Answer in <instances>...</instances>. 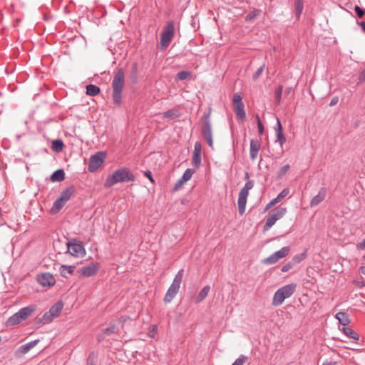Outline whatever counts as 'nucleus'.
<instances>
[{"mask_svg":"<svg viewBox=\"0 0 365 365\" xmlns=\"http://www.w3.org/2000/svg\"><path fill=\"white\" fill-rule=\"evenodd\" d=\"M125 85V72L122 68H118L112 81L113 101V103L120 106L122 100V91Z\"/></svg>","mask_w":365,"mask_h":365,"instance_id":"1","label":"nucleus"},{"mask_svg":"<svg viewBox=\"0 0 365 365\" xmlns=\"http://www.w3.org/2000/svg\"><path fill=\"white\" fill-rule=\"evenodd\" d=\"M135 176L128 168H123L115 170L112 175L107 177L104 182L105 187H110L118 182L133 181Z\"/></svg>","mask_w":365,"mask_h":365,"instance_id":"2","label":"nucleus"},{"mask_svg":"<svg viewBox=\"0 0 365 365\" xmlns=\"http://www.w3.org/2000/svg\"><path fill=\"white\" fill-rule=\"evenodd\" d=\"M36 309L34 304L29 305L19 310L18 312L11 316L6 321V324L8 327H14L23 321L26 320Z\"/></svg>","mask_w":365,"mask_h":365,"instance_id":"3","label":"nucleus"},{"mask_svg":"<svg viewBox=\"0 0 365 365\" xmlns=\"http://www.w3.org/2000/svg\"><path fill=\"white\" fill-rule=\"evenodd\" d=\"M295 289V284H289L280 287L273 296L272 305L274 307L281 305L284 299L290 297L294 294Z\"/></svg>","mask_w":365,"mask_h":365,"instance_id":"4","label":"nucleus"},{"mask_svg":"<svg viewBox=\"0 0 365 365\" xmlns=\"http://www.w3.org/2000/svg\"><path fill=\"white\" fill-rule=\"evenodd\" d=\"M211 109L205 111L202 117V126L201 128V134L205 138L207 143L210 148L213 147L212 130L210 120Z\"/></svg>","mask_w":365,"mask_h":365,"instance_id":"5","label":"nucleus"},{"mask_svg":"<svg viewBox=\"0 0 365 365\" xmlns=\"http://www.w3.org/2000/svg\"><path fill=\"white\" fill-rule=\"evenodd\" d=\"M184 275V269H180L178 273L175 274L174 279L173 281V283L168 288L165 297H164V302L165 303L170 302L173 298L176 296L178 294L180 287V284L182 282V279Z\"/></svg>","mask_w":365,"mask_h":365,"instance_id":"6","label":"nucleus"},{"mask_svg":"<svg viewBox=\"0 0 365 365\" xmlns=\"http://www.w3.org/2000/svg\"><path fill=\"white\" fill-rule=\"evenodd\" d=\"M74 187L71 186L63 190L60 196L54 201L53 207L51 208V212L53 213H56L59 212L66 205V203L71 199L72 195L74 193Z\"/></svg>","mask_w":365,"mask_h":365,"instance_id":"7","label":"nucleus"},{"mask_svg":"<svg viewBox=\"0 0 365 365\" xmlns=\"http://www.w3.org/2000/svg\"><path fill=\"white\" fill-rule=\"evenodd\" d=\"M254 187V181L248 180L244 187L240 190L237 200V205L240 215H243L245 209L249 191Z\"/></svg>","mask_w":365,"mask_h":365,"instance_id":"8","label":"nucleus"},{"mask_svg":"<svg viewBox=\"0 0 365 365\" xmlns=\"http://www.w3.org/2000/svg\"><path fill=\"white\" fill-rule=\"evenodd\" d=\"M175 35L174 23L172 21H168L163 28L160 35V45L163 48H168L170 44Z\"/></svg>","mask_w":365,"mask_h":365,"instance_id":"9","label":"nucleus"},{"mask_svg":"<svg viewBox=\"0 0 365 365\" xmlns=\"http://www.w3.org/2000/svg\"><path fill=\"white\" fill-rule=\"evenodd\" d=\"M106 157L104 152L99 151L92 155L89 158L88 170L91 173L96 172L103 163Z\"/></svg>","mask_w":365,"mask_h":365,"instance_id":"10","label":"nucleus"},{"mask_svg":"<svg viewBox=\"0 0 365 365\" xmlns=\"http://www.w3.org/2000/svg\"><path fill=\"white\" fill-rule=\"evenodd\" d=\"M290 251L289 247H284L281 250L274 252L268 257L262 260V263L264 264H274L277 263L279 259L287 257Z\"/></svg>","mask_w":365,"mask_h":365,"instance_id":"11","label":"nucleus"},{"mask_svg":"<svg viewBox=\"0 0 365 365\" xmlns=\"http://www.w3.org/2000/svg\"><path fill=\"white\" fill-rule=\"evenodd\" d=\"M68 252L75 257H82L86 254L84 247L81 243H78L76 239H72L66 243Z\"/></svg>","mask_w":365,"mask_h":365,"instance_id":"12","label":"nucleus"},{"mask_svg":"<svg viewBox=\"0 0 365 365\" xmlns=\"http://www.w3.org/2000/svg\"><path fill=\"white\" fill-rule=\"evenodd\" d=\"M100 269L98 263H91L90 264L82 267L78 272L80 277H89L94 276Z\"/></svg>","mask_w":365,"mask_h":365,"instance_id":"13","label":"nucleus"},{"mask_svg":"<svg viewBox=\"0 0 365 365\" xmlns=\"http://www.w3.org/2000/svg\"><path fill=\"white\" fill-rule=\"evenodd\" d=\"M38 282L43 287H52L56 283L54 277L48 272L42 273L37 276L36 278Z\"/></svg>","mask_w":365,"mask_h":365,"instance_id":"14","label":"nucleus"},{"mask_svg":"<svg viewBox=\"0 0 365 365\" xmlns=\"http://www.w3.org/2000/svg\"><path fill=\"white\" fill-rule=\"evenodd\" d=\"M201 153H202V145L200 142L197 141L195 143L194 145V150L192 153V165L197 168L201 165Z\"/></svg>","mask_w":365,"mask_h":365,"instance_id":"15","label":"nucleus"},{"mask_svg":"<svg viewBox=\"0 0 365 365\" xmlns=\"http://www.w3.org/2000/svg\"><path fill=\"white\" fill-rule=\"evenodd\" d=\"M274 129L276 133V142L279 143V145L282 147L286 142V138L282 133V126L278 118H277V124Z\"/></svg>","mask_w":365,"mask_h":365,"instance_id":"16","label":"nucleus"},{"mask_svg":"<svg viewBox=\"0 0 365 365\" xmlns=\"http://www.w3.org/2000/svg\"><path fill=\"white\" fill-rule=\"evenodd\" d=\"M260 142L257 139H252L250 140V157L252 160H255L258 155L260 150Z\"/></svg>","mask_w":365,"mask_h":365,"instance_id":"17","label":"nucleus"},{"mask_svg":"<svg viewBox=\"0 0 365 365\" xmlns=\"http://www.w3.org/2000/svg\"><path fill=\"white\" fill-rule=\"evenodd\" d=\"M326 195L327 189L325 187H321L319 193L311 200L310 206L313 207L318 205L325 199Z\"/></svg>","mask_w":365,"mask_h":365,"instance_id":"18","label":"nucleus"},{"mask_svg":"<svg viewBox=\"0 0 365 365\" xmlns=\"http://www.w3.org/2000/svg\"><path fill=\"white\" fill-rule=\"evenodd\" d=\"M234 108L237 118L241 121H244L246 119L244 103L234 105Z\"/></svg>","mask_w":365,"mask_h":365,"instance_id":"19","label":"nucleus"},{"mask_svg":"<svg viewBox=\"0 0 365 365\" xmlns=\"http://www.w3.org/2000/svg\"><path fill=\"white\" fill-rule=\"evenodd\" d=\"M63 307V304L61 301L56 302L54 305H53L50 309L48 310L49 314H51L54 318L58 317Z\"/></svg>","mask_w":365,"mask_h":365,"instance_id":"20","label":"nucleus"},{"mask_svg":"<svg viewBox=\"0 0 365 365\" xmlns=\"http://www.w3.org/2000/svg\"><path fill=\"white\" fill-rule=\"evenodd\" d=\"M55 318L49 314V312H45L42 315H38L36 317V322L42 324H48L53 322Z\"/></svg>","mask_w":365,"mask_h":365,"instance_id":"21","label":"nucleus"},{"mask_svg":"<svg viewBox=\"0 0 365 365\" xmlns=\"http://www.w3.org/2000/svg\"><path fill=\"white\" fill-rule=\"evenodd\" d=\"M287 212V208L278 206L276 208L271 210L269 213L271 214L274 218H276L277 221L281 219Z\"/></svg>","mask_w":365,"mask_h":365,"instance_id":"22","label":"nucleus"},{"mask_svg":"<svg viewBox=\"0 0 365 365\" xmlns=\"http://www.w3.org/2000/svg\"><path fill=\"white\" fill-rule=\"evenodd\" d=\"M335 317L343 326L348 325L350 323L349 317L346 312H339L336 314Z\"/></svg>","mask_w":365,"mask_h":365,"instance_id":"23","label":"nucleus"},{"mask_svg":"<svg viewBox=\"0 0 365 365\" xmlns=\"http://www.w3.org/2000/svg\"><path fill=\"white\" fill-rule=\"evenodd\" d=\"M65 178V173L63 169H58L54 171L51 175V180L53 182H61Z\"/></svg>","mask_w":365,"mask_h":365,"instance_id":"24","label":"nucleus"},{"mask_svg":"<svg viewBox=\"0 0 365 365\" xmlns=\"http://www.w3.org/2000/svg\"><path fill=\"white\" fill-rule=\"evenodd\" d=\"M276 222V218H274V217L269 213L265 218V224L263 227V231H268L275 224Z\"/></svg>","mask_w":365,"mask_h":365,"instance_id":"25","label":"nucleus"},{"mask_svg":"<svg viewBox=\"0 0 365 365\" xmlns=\"http://www.w3.org/2000/svg\"><path fill=\"white\" fill-rule=\"evenodd\" d=\"M210 290V287L208 285L205 286L196 297V302H200L203 301L208 295Z\"/></svg>","mask_w":365,"mask_h":365,"instance_id":"26","label":"nucleus"},{"mask_svg":"<svg viewBox=\"0 0 365 365\" xmlns=\"http://www.w3.org/2000/svg\"><path fill=\"white\" fill-rule=\"evenodd\" d=\"M38 342H39V340L36 339V340L31 341L29 343L21 345L20 347L21 352L23 354H26L31 349H33L35 346H36Z\"/></svg>","mask_w":365,"mask_h":365,"instance_id":"27","label":"nucleus"},{"mask_svg":"<svg viewBox=\"0 0 365 365\" xmlns=\"http://www.w3.org/2000/svg\"><path fill=\"white\" fill-rule=\"evenodd\" d=\"M343 332L348 337L353 339L354 340H359V335L357 334L354 329H352L350 327H343L342 329Z\"/></svg>","mask_w":365,"mask_h":365,"instance_id":"28","label":"nucleus"},{"mask_svg":"<svg viewBox=\"0 0 365 365\" xmlns=\"http://www.w3.org/2000/svg\"><path fill=\"white\" fill-rule=\"evenodd\" d=\"M100 88L93 84H89L86 86V94L91 96H96L100 93Z\"/></svg>","mask_w":365,"mask_h":365,"instance_id":"29","label":"nucleus"},{"mask_svg":"<svg viewBox=\"0 0 365 365\" xmlns=\"http://www.w3.org/2000/svg\"><path fill=\"white\" fill-rule=\"evenodd\" d=\"M75 269V267L73 266H67V265H61L59 271L61 275L63 277H68V275L71 274Z\"/></svg>","mask_w":365,"mask_h":365,"instance_id":"30","label":"nucleus"},{"mask_svg":"<svg viewBox=\"0 0 365 365\" xmlns=\"http://www.w3.org/2000/svg\"><path fill=\"white\" fill-rule=\"evenodd\" d=\"M63 147H64V144L61 140L57 139V140H53L52 145H51V148L53 151L57 152V153L61 152L63 150Z\"/></svg>","mask_w":365,"mask_h":365,"instance_id":"31","label":"nucleus"},{"mask_svg":"<svg viewBox=\"0 0 365 365\" xmlns=\"http://www.w3.org/2000/svg\"><path fill=\"white\" fill-rule=\"evenodd\" d=\"M294 9L296 15L299 19L304 9V0H295Z\"/></svg>","mask_w":365,"mask_h":365,"instance_id":"32","label":"nucleus"},{"mask_svg":"<svg viewBox=\"0 0 365 365\" xmlns=\"http://www.w3.org/2000/svg\"><path fill=\"white\" fill-rule=\"evenodd\" d=\"M306 256H307V252L305 251L302 253H300V254H298V255H296L295 256H294L291 261L294 264V265H295V264L301 262L302 261H303L306 258Z\"/></svg>","mask_w":365,"mask_h":365,"instance_id":"33","label":"nucleus"},{"mask_svg":"<svg viewBox=\"0 0 365 365\" xmlns=\"http://www.w3.org/2000/svg\"><path fill=\"white\" fill-rule=\"evenodd\" d=\"M192 73L188 71H181L176 75V78L178 80L183 81L190 78Z\"/></svg>","mask_w":365,"mask_h":365,"instance_id":"34","label":"nucleus"},{"mask_svg":"<svg viewBox=\"0 0 365 365\" xmlns=\"http://www.w3.org/2000/svg\"><path fill=\"white\" fill-rule=\"evenodd\" d=\"M194 173V170L192 169H190V168H187L183 173L182 176V179L183 181H185V182H187L188 180H190L192 178V175H193Z\"/></svg>","mask_w":365,"mask_h":365,"instance_id":"35","label":"nucleus"},{"mask_svg":"<svg viewBox=\"0 0 365 365\" xmlns=\"http://www.w3.org/2000/svg\"><path fill=\"white\" fill-rule=\"evenodd\" d=\"M282 91H283V86L282 85H279L277 87V88L276 89L275 93H274L275 100L278 104L280 103Z\"/></svg>","mask_w":365,"mask_h":365,"instance_id":"36","label":"nucleus"},{"mask_svg":"<svg viewBox=\"0 0 365 365\" xmlns=\"http://www.w3.org/2000/svg\"><path fill=\"white\" fill-rule=\"evenodd\" d=\"M260 14V11L258 9H255L252 11L250 12L245 17V20L247 21L255 19L257 16Z\"/></svg>","mask_w":365,"mask_h":365,"instance_id":"37","label":"nucleus"},{"mask_svg":"<svg viewBox=\"0 0 365 365\" xmlns=\"http://www.w3.org/2000/svg\"><path fill=\"white\" fill-rule=\"evenodd\" d=\"M178 111L175 109H170L163 113L164 118H173V117H178Z\"/></svg>","mask_w":365,"mask_h":365,"instance_id":"38","label":"nucleus"},{"mask_svg":"<svg viewBox=\"0 0 365 365\" xmlns=\"http://www.w3.org/2000/svg\"><path fill=\"white\" fill-rule=\"evenodd\" d=\"M247 359V357L242 354L232 363V365H244Z\"/></svg>","mask_w":365,"mask_h":365,"instance_id":"39","label":"nucleus"},{"mask_svg":"<svg viewBox=\"0 0 365 365\" xmlns=\"http://www.w3.org/2000/svg\"><path fill=\"white\" fill-rule=\"evenodd\" d=\"M265 68V64L262 65L253 74L252 79L254 81H257L258 78L261 76L262 72L264 71V69Z\"/></svg>","mask_w":365,"mask_h":365,"instance_id":"40","label":"nucleus"},{"mask_svg":"<svg viewBox=\"0 0 365 365\" xmlns=\"http://www.w3.org/2000/svg\"><path fill=\"white\" fill-rule=\"evenodd\" d=\"M256 120H257V128H258V133L259 135H262L264 133V126H263L262 123L260 120V118H259V116L258 114L256 115Z\"/></svg>","mask_w":365,"mask_h":365,"instance_id":"41","label":"nucleus"},{"mask_svg":"<svg viewBox=\"0 0 365 365\" xmlns=\"http://www.w3.org/2000/svg\"><path fill=\"white\" fill-rule=\"evenodd\" d=\"M289 165H285L284 166H282L279 170L278 171V173H277V175H278V178H282L283 175H284L287 171L289 170Z\"/></svg>","mask_w":365,"mask_h":365,"instance_id":"42","label":"nucleus"},{"mask_svg":"<svg viewBox=\"0 0 365 365\" xmlns=\"http://www.w3.org/2000/svg\"><path fill=\"white\" fill-rule=\"evenodd\" d=\"M289 191L288 189H283L276 197V199H278V202H280L283 198L286 197L289 195Z\"/></svg>","mask_w":365,"mask_h":365,"instance_id":"43","label":"nucleus"},{"mask_svg":"<svg viewBox=\"0 0 365 365\" xmlns=\"http://www.w3.org/2000/svg\"><path fill=\"white\" fill-rule=\"evenodd\" d=\"M242 100V98L240 93H235L232 98L233 105L244 103Z\"/></svg>","mask_w":365,"mask_h":365,"instance_id":"44","label":"nucleus"},{"mask_svg":"<svg viewBox=\"0 0 365 365\" xmlns=\"http://www.w3.org/2000/svg\"><path fill=\"white\" fill-rule=\"evenodd\" d=\"M294 264L292 262V261L286 263L285 264H284L282 268H281V271L282 272H288L289 269H291L293 267H294Z\"/></svg>","mask_w":365,"mask_h":365,"instance_id":"45","label":"nucleus"},{"mask_svg":"<svg viewBox=\"0 0 365 365\" xmlns=\"http://www.w3.org/2000/svg\"><path fill=\"white\" fill-rule=\"evenodd\" d=\"M278 200V199H276V197H275V198H274V199H272V200H271V201H270V202H269L266 205V207H265V208H264V212H267V211L268 210H269L272 207H273V206H274V205H275L277 203H278L279 202H278V200Z\"/></svg>","mask_w":365,"mask_h":365,"instance_id":"46","label":"nucleus"},{"mask_svg":"<svg viewBox=\"0 0 365 365\" xmlns=\"http://www.w3.org/2000/svg\"><path fill=\"white\" fill-rule=\"evenodd\" d=\"M354 11L359 18H362L364 14V10L360 8L359 6L354 7Z\"/></svg>","mask_w":365,"mask_h":365,"instance_id":"47","label":"nucleus"},{"mask_svg":"<svg viewBox=\"0 0 365 365\" xmlns=\"http://www.w3.org/2000/svg\"><path fill=\"white\" fill-rule=\"evenodd\" d=\"M115 330H116L115 326L112 325V326H110L109 327H107L106 329H105L104 333L109 334L115 332Z\"/></svg>","mask_w":365,"mask_h":365,"instance_id":"48","label":"nucleus"},{"mask_svg":"<svg viewBox=\"0 0 365 365\" xmlns=\"http://www.w3.org/2000/svg\"><path fill=\"white\" fill-rule=\"evenodd\" d=\"M185 182L183 181L182 178L179 179L178 181L175 185L174 190H178V189H180L182 186V185Z\"/></svg>","mask_w":365,"mask_h":365,"instance_id":"49","label":"nucleus"},{"mask_svg":"<svg viewBox=\"0 0 365 365\" xmlns=\"http://www.w3.org/2000/svg\"><path fill=\"white\" fill-rule=\"evenodd\" d=\"M338 101H339L338 97L335 96V97L332 98L331 100L330 101L329 106L332 107V106L336 105Z\"/></svg>","mask_w":365,"mask_h":365,"instance_id":"50","label":"nucleus"},{"mask_svg":"<svg viewBox=\"0 0 365 365\" xmlns=\"http://www.w3.org/2000/svg\"><path fill=\"white\" fill-rule=\"evenodd\" d=\"M145 175L149 179V180L152 182H154V179L152 176V174H151V172L150 171H146L145 173Z\"/></svg>","mask_w":365,"mask_h":365,"instance_id":"51","label":"nucleus"},{"mask_svg":"<svg viewBox=\"0 0 365 365\" xmlns=\"http://www.w3.org/2000/svg\"><path fill=\"white\" fill-rule=\"evenodd\" d=\"M87 365H96L94 362L93 359H92V356L90 355L88 356V361H87Z\"/></svg>","mask_w":365,"mask_h":365,"instance_id":"52","label":"nucleus"},{"mask_svg":"<svg viewBox=\"0 0 365 365\" xmlns=\"http://www.w3.org/2000/svg\"><path fill=\"white\" fill-rule=\"evenodd\" d=\"M359 80L361 81H365V68L361 72L359 75Z\"/></svg>","mask_w":365,"mask_h":365,"instance_id":"53","label":"nucleus"},{"mask_svg":"<svg viewBox=\"0 0 365 365\" xmlns=\"http://www.w3.org/2000/svg\"><path fill=\"white\" fill-rule=\"evenodd\" d=\"M358 247L361 250L365 249V239L358 245Z\"/></svg>","mask_w":365,"mask_h":365,"instance_id":"54","label":"nucleus"},{"mask_svg":"<svg viewBox=\"0 0 365 365\" xmlns=\"http://www.w3.org/2000/svg\"><path fill=\"white\" fill-rule=\"evenodd\" d=\"M361 29L363 30V31L365 33V22L364 21H361L360 24H359Z\"/></svg>","mask_w":365,"mask_h":365,"instance_id":"55","label":"nucleus"},{"mask_svg":"<svg viewBox=\"0 0 365 365\" xmlns=\"http://www.w3.org/2000/svg\"><path fill=\"white\" fill-rule=\"evenodd\" d=\"M360 272L365 275V266H362L360 267Z\"/></svg>","mask_w":365,"mask_h":365,"instance_id":"56","label":"nucleus"},{"mask_svg":"<svg viewBox=\"0 0 365 365\" xmlns=\"http://www.w3.org/2000/svg\"><path fill=\"white\" fill-rule=\"evenodd\" d=\"M322 365H335V363H333L331 361H325L322 364Z\"/></svg>","mask_w":365,"mask_h":365,"instance_id":"57","label":"nucleus"},{"mask_svg":"<svg viewBox=\"0 0 365 365\" xmlns=\"http://www.w3.org/2000/svg\"><path fill=\"white\" fill-rule=\"evenodd\" d=\"M292 89V87L287 88L285 91L286 94H289L291 92Z\"/></svg>","mask_w":365,"mask_h":365,"instance_id":"58","label":"nucleus"},{"mask_svg":"<svg viewBox=\"0 0 365 365\" xmlns=\"http://www.w3.org/2000/svg\"><path fill=\"white\" fill-rule=\"evenodd\" d=\"M249 178V174L247 173H246L245 174V179H248Z\"/></svg>","mask_w":365,"mask_h":365,"instance_id":"59","label":"nucleus"}]
</instances>
